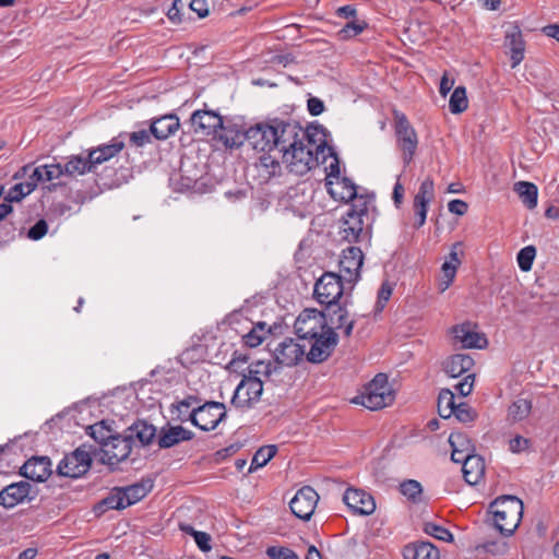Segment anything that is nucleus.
<instances>
[{
    "instance_id": "obj_1",
    "label": "nucleus",
    "mask_w": 559,
    "mask_h": 559,
    "mask_svg": "<svg viewBox=\"0 0 559 559\" xmlns=\"http://www.w3.org/2000/svg\"><path fill=\"white\" fill-rule=\"evenodd\" d=\"M278 384L283 382L282 368L272 361L259 360L251 364L248 373L243 374L236 386L231 404L236 408L249 409L260 401L264 383Z\"/></svg>"
},
{
    "instance_id": "obj_2",
    "label": "nucleus",
    "mask_w": 559,
    "mask_h": 559,
    "mask_svg": "<svg viewBox=\"0 0 559 559\" xmlns=\"http://www.w3.org/2000/svg\"><path fill=\"white\" fill-rule=\"evenodd\" d=\"M313 135L299 126V131L293 132V140L280 147L278 155L290 173L302 176L318 165V154H324L325 142H313Z\"/></svg>"
},
{
    "instance_id": "obj_3",
    "label": "nucleus",
    "mask_w": 559,
    "mask_h": 559,
    "mask_svg": "<svg viewBox=\"0 0 559 559\" xmlns=\"http://www.w3.org/2000/svg\"><path fill=\"white\" fill-rule=\"evenodd\" d=\"M295 130L299 131V124L294 121L260 122L247 129V143L255 151L278 153L285 142L293 140Z\"/></svg>"
},
{
    "instance_id": "obj_4",
    "label": "nucleus",
    "mask_w": 559,
    "mask_h": 559,
    "mask_svg": "<svg viewBox=\"0 0 559 559\" xmlns=\"http://www.w3.org/2000/svg\"><path fill=\"white\" fill-rule=\"evenodd\" d=\"M371 199L357 198L341 219L340 236L347 242L368 241L371 236L370 210Z\"/></svg>"
},
{
    "instance_id": "obj_5",
    "label": "nucleus",
    "mask_w": 559,
    "mask_h": 559,
    "mask_svg": "<svg viewBox=\"0 0 559 559\" xmlns=\"http://www.w3.org/2000/svg\"><path fill=\"white\" fill-rule=\"evenodd\" d=\"M523 502L515 496H502L490 504L495 527L504 536H511L523 516Z\"/></svg>"
},
{
    "instance_id": "obj_6",
    "label": "nucleus",
    "mask_w": 559,
    "mask_h": 559,
    "mask_svg": "<svg viewBox=\"0 0 559 559\" xmlns=\"http://www.w3.org/2000/svg\"><path fill=\"white\" fill-rule=\"evenodd\" d=\"M394 400L395 391L389 383L388 376L378 373L364 385L360 393L352 402L370 411H379L393 404Z\"/></svg>"
},
{
    "instance_id": "obj_7",
    "label": "nucleus",
    "mask_w": 559,
    "mask_h": 559,
    "mask_svg": "<svg viewBox=\"0 0 559 559\" xmlns=\"http://www.w3.org/2000/svg\"><path fill=\"white\" fill-rule=\"evenodd\" d=\"M152 488L153 483L150 479L126 487H116L102 500L100 507L110 510L126 509L146 497Z\"/></svg>"
},
{
    "instance_id": "obj_8",
    "label": "nucleus",
    "mask_w": 559,
    "mask_h": 559,
    "mask_svg": "<svg viewBox=\"0 0 559 559\" xmlns=\"http://www.w3.org/2000/svg\"><path fill=\"white\" fill-rule=\"evenodd\" d=\"M347 288H349L348 284L341 276L333 272H325L317 281L313 295L318 302L330 306L338 304Z\"/></svg>"
},
{
    "instance_id": "obj_9",
    "label": "nucleus",
    "mask_w": 559,
    "mask_h": 559,
    "mask_svg": "<svg viewBox=\"0 0 559 559\" xmlns=\"http://www.w3.org/2000/svg\"><path fill=\"white\" fill-rule=\"evenodd\" d=\"M296 335L307 341L328 329L325 314L317 309H305L297 317L294 324Z\"/></svg>"
},
{
    "instance_id": "obj_10",
    "label": "nucleus",
    "mask_w": 559,
    "mask_h": 559,
    "mask_svg": "<svg viewBox=\"0 0 559 559\" xmlns=\"http://www.w3.org/2000/svg\"><path fill=\"white\" fill-rule=\"evenodd\" d=\"M192 425L203 431L214 430L226 417L225 404L221 402H205L192 409Z\"/></svg>"
},
{
    "instance_id": "obj_11",
    "label": "nucleus",
    "mask_w": 559,
    "mask_h": 559,
    "mask_svg": "<svg viewBox=\"0 0 559 559\" xmlns=\"http://www.w3.org/2000/svg\"><path fill=\"white\" fill-rule=\"evenodd\" d=\"M92 457L90 452L80 447L70 454L64 455L57 466L60 476L79 478L84 475L91 467Z\"/></svg>"
},
{
    "instance_id": "obj_12",
    "label": "nucleus",
    "mask_w": 559,
    "mask_h": 559,
    "mask_svg": "<svg viewBox=\"0 0 559 559\" xmlns=\"http://www.w3.org/2000/svg\"><path fill=\"white\" fill-rule=\"evenodd\" d=\"M364 263V253L358 247H348L343 250L340 259V273L349 289L360 280V270Z\"/></svg>"
},
{
    "instance_id": "obj_13",
    "label": "nucleus",
    "mask_w": 559,
    "mask_h": 559,
    "mask_svg": "<svg viewBox=\"0 0 559 559\" xmlns=\"http://www.w3.org/2000/svg\"><path fill=\"white\" fill-rule=\"evenodd\" d=\"M132 442L130 437L111 436L100 447V459L109 466H116L124 461L131 453Z\"/></svg>"
},
{
    "instance_id": "obj_14",
    "label": "nucleus",
    "mask_w": 559,
    "mask_h": 559,
    "mask_svg": "<svg viewBox=\"0 0 559 559\" xmlns=\"http://www.w3.org/2000/svg\"><path fill=\"white\" fill-rule=\"evenodd\" d=\"M395 133L397 147L402 151L403 162L407 166L411 164L416 153L418 138L416 131L404 115L397 117Z\"/></svg>"
},
{
    "instance_id": "obj_15",
    "label": "nucleus",
    "mask_w": 559,
    "mask_h": 559,
    "mask_svg": "<svg viewBox=\"0 0 559 559\" xmlns=\"http://www.w3.org/2000/svg\"><path fill=\"white\" fill-rule=\"evenodd\" d=\"M337 334L332 329L307 340L310 345L307 359L314 364L326 360L337 345Z\"/></svg>"
},
{
    "instance_id": "obj_16",
    "label": "nucleus",
    "mask_w": 559,
    "mask_h": 559,
    "mask_svg": "<svg viewBox=\"0 0 559 559\" xmlns=\"http://www.w3.org/2000/svg\"><path fill=\"white\" fill-rule=\"evenodd\" d=\"M23 178L27 180L14 183L5 194L4 201L20 202L35 190V163L24 165L13 175L14 180Z\"/></svg>"
},
{
    "instance_id": "obj_17",
    "label": "nucleus",
    "mask_w": 559,
    "mask_h": 559,
    "mask_svg": "<svg viewBox=\"0 0 559 559\" xmlns=\"http://www.w3.org/2000/svg\"><path fill=\"white\" fill-rule=\"evenodd\" d=\"M319 501L318 492L310 486L300 488L289 502L293 514L302 520L309 521Z\"/></svg>"
},
{
    "instance_id": "obj_18",
    "label": "nucleus",
    "mask_w": 559,
    "mask_h": 559,
    "mask_svg": "<svg viewBox=\"0 0 559 559\" xmlns=\"http://www.w3.org/2000/svg\"><path fill=\"white\" fill-rule=\"evenodd\" d=\"M274 361L283 369L284 366L292 367L297 365L305 356V345H300L296 340L287 337L280 342L274 348Z\"/></svg>"
},
{
    "instance_id": "obj_19",
    "label": "nucleus",
    "mask_w": 559,
    "mask_h": 559,
    "mask_svg": "<svg viewBox=\"0 0 559 559\" xmlns=\"http://www.w3.org/2000/svg\"><path fill=\"white\" fill-rule=\"evenodd\" d=\"M190 120L195 133L207 136L217 135L224 122L223 117L218 112L207 109L195 110L191 115Z\"/></svg>"
},
{
    "instance_id": "obj_20",
    "label": "nucleus",
    "mask_w": 559,
    "mask_h": 559,
    "mask_svg": "<svg viewBox=\"0 0 559 559\" xmlns=\"http://www.w3.org/2000/svg\"><path fill=\"white\" fill-rule=\"evenodd\" d=\"M477 325L466 321L454 325L451 330L454 340L463 348H483L487 345V338L484 334L477 332Z\"/></svg>"
},
{
    "instance_id": "obj_21",
    "label": "nucleus",
    "mask_w": 559,
    "mask_h": 559,
    "mask_svg": "<svg viewBox=\"0 0 559 559\" xmlns=\"http://www.w3.org/2000/svg\"><path fill=\"white\" fill-rule=\"evenodd\" d=\"M343 501L355 514L370 515L376 510L373 497L361 489L347 488Z\"/></svg>"
},
{
    "instance_id": "obj_22",
    "label": "nucleus",
    "mask_w": 559,
    "mask_h": 559,
    "mask_svg": "<svg viewBox=\"0 0 559 559\" xmlns=\"http://www.w3.org/2000/svg\"><path fill=\"white\" fill-rule=\"evenodd\" d=\"M460 254H463L462 242L457 241L452 245L449 255L441 265V277L439 281V289L445 292L453 283L457 269L462 264Z\"/></svg>"
},
{
    "instance_id": "obj_23",
    "label": "nucleus",
    "mask_w": 559,
    "mask_h": 559,
    "mask_svg": "<svg viewBox=\"0 0 559 559\" xmlns=\"http://www.w3.org/2000/svg\"><path fill=\"white\" fill-rule=\"evenodd\" d=\"M325 314L328 329L335 330H344L345 336H350L354 328V320L348 318V311L345 306H341L340 304H334L326 306Z\"/></svg>"
},
{
    "instance_id": "obj_24",
    "label": "nucleus",
    "mask_w": 559,
    "mask_h": 559,
    "mask_svg": "<svg viewBox=\"0 0 559 559\" xmlns=\"http://www.w3.org/2000/svg\"><path fill=\"white\" fill-rule=\"evenodd\" d=\"M329 194L335 200L341 202L356 203L358 195L357 186L347 177H341L333 181L325 182Z\"/></svg>"
},
{
    "instance_id": "obj_25",
    "label": "nucleus",
    "mask_w": 559,
    "mask_h": 559,
    "mask_svg": "<svg viewBox=\"0 0 559 559\" xmlns=\"http://www.w3.org/2000/svg\"><path fill=\"white\" fill-rule=\"evenodd\" d=\"M124 136L126 134L121 133L112 138L109 143L102 144L95 148L90 150V158L92 159L94 167L118 155L126 145Z\"/></svg>"
},
{
    "instance_id": "obj_26",
    "label": "nucleus",
    "mask_w": 559,
    "mask_h": 559,
    "mask_svg": "<svg viewBox=\"0 0 559 559\" xmlns=\"http://www.w3.org/2000/svg\"><path fill=\"white\" fill-rule=\"evenodd\" d=\"M506 45L510 49L511 67L514 69L523 61L525 52V41L519 26L507 32Z\"/></svg>"
},
{
    "instance_id": "obj_27",
    "label": "nucleus",
    "mask_w": 559,
    "mask_h": 559,
    "mask_svg": "<svg viewBox=\"0 0 559 559\" xmlns=\"http://www.w3.org/2000/svg\"><path fill=\"white\" fill-rule=\"evenodd\" d=\"M31 485L27 481L14 483L0 491V506L4 508H13L22 502L29 492Z\"/></svg>"
},
{
    "instance_id": "obj_28",
    "label": "nucleus",
    "mask_w": 559,
    "mask_h": 559,
    "mask_svg": "<svg viewBox=\"0 0 559 559\" xmlns=\"http://www.w3.org/2000/svg\"><path fill=\"white\" fill-rule=\"evenodd\" d=\"M193 437L194 433L182 426H170L162 429L158 437V445L162 449H168L182 441H189Z\"/></svg>"
},
{
    "instance_id": "obj_29",
    "label": "nucleus",
    "mask_w": 559,
    "mask_h": 559,
    "mask_svg": "<svg viewBox=\"0 0 559 559\" xmlns=\"http://www.w3.org/2000/svg\"><path fill=\"white\" fill-rule=\"evenodd\" d=\"M463 477L468 485L478 484L485 474L484 459L477 454L472 453L467 455L462 465Z\"/></svg>"
},
{
    "instance_id": "obj_30",
    "label": "nucleus",
    "mask_w": 559,
    "mask_h": 559,
    "mask_svg": "<svg viewBox=\"0 0 559 559\" xmlns=\"http://www.w3.org/2000/svg\"><path fill=\"white\" fill-rule=\"evenodd\" d=\"M404 559H439V549L430 542H415L403 549Z\"/></svg>"
},
{
    "instance_id": "obj_31",
    "label": "nucleus",
    "mask_w": 559,
    "mask_h": 559,
    "mask_svg": "<svg viewBox=\"0 0 559 559\" xmlns=\"http://www.w3.org/2000/svg\"><path fill=\"white\" fill-rule=\"evenodd\" d=\"M180 123L175 115H165L152 121L150 131L157 140H166L175 134Z\"/></svg>"
},
{
    "instance_id": "obj_32",
    "label": "nucleus",
    "mask_w": 559,
    "mask_h": 559,
    "mask_svg": "<svg viewBox=\"0 0 559 559\" xmlns=\"http://www.w3.org/2000/svg\"><path fill=\"white\" fill-rule=\"evenodd\" d=\"M533 401L530 397L519 396L516 397L507 409V421L510 424H518L526 418L532 413Z\"/></svg>"
},
{
    "instance_id": "obj_33",
    "label": "nucleus",
    "mask_w": 559,
    "mask_h": 559,
    "mask_svg": "<svg viewBox=\"0 0 559 559\" xmlns=\"http://www.w3.org/2000/svg\"><path fill=\"white\" fill-rule=\"evenodd\" d=\"M218 132V138L226 147H239L247 142V129L241 130L236 123H223Z\"/></svg>"
},
{
    "instance_id": "obj_34",
    "label": "nucleus",
    "mask_w": 559,
    "mask_h": 559,
    "mask_svg": "<svg viewBox=\"0 0 559 559\" xmlns=\"http://www.w3.org/2000/svg\"><path fill=\"white\" fill-rule=\"evenodd\" d=\"M474 365L471 356L464 354H456L451 356L444 362V371L451 378H457L465 372H468Z\"/></svg>"
},
{
    "instance_id": "obj_35",
    "label": "nucleus",
    "mask_w": 559,
    "mask_h": 559,
    "mask_svg": "<svg viewBox=\"0 0 559 559\" xmlns=\"http://www.w3.org/2000/svg\"><path fill=\"white\" fill-rule=\"evenodd\" d=\"M199 405V400L197 396L189 395L183 400L177 402L171 405V415L179 421H188L192 423V409L197 408Z\"/></svg>"
},
{
    "instance_id": "obj_36",
    "label": "nucleus",
    "mask_w": 559,
    "mask_h": 559,
    "mask_svg": "<svg viewBox=\"0 0 559 559\" xmlns=\"http://www.w3.org/2000/svg\"><path fill=\"white\" fill-rule=\"evenodd\" d=\"M514 191L527 209L532 210L537 206L538 189L534 183L519 181L514 185Z\"/></svg>"
},
{
    "instance_id": "obj_37",
    "label": "nucleus",
    "mask_w": 559,
    "mask_h": 559,
    "mask_svg": "<svg viewBox=\"0 0 559 559\" xmlns=\"http://www.w3.org/2000/svg\"><path fill=\"white\" fill-rule=\"evenodd\" d=\"M94 165L90 158V153L86 156H72L64 165V171L70 176L84 175L92 171Z\"/></svg>"
},
{
    "instance_id": "obj_38",
    "label": "nucleus",
    "mask_w": 559,
    "mask_h": 559,
    "mask_svg": "<svg viewBox=\"0 0 559 559\" xmlns=\"http://www.w3.org/2000/svg\"><path fill=\"white\" fill-rule=\"evenodd\" d=\"M130 431L131 433L128 437H130L131 440L135 438L142 445L151 443L156 433L155 427L146 421L135 423L130 428Z\"/></svg>"
},
{
    "instance_id": "obj_39",
    "label": "nucleus",
    "mask_w": 559,
    "mask_h": 559,
    "mask_svg": "<svg viewBox=\"0 0 559 559\" xmlns=\"http://www.w3.org/2000/svg\"><path fill=\"white\" fill-rule=\"evenodd\" d=\"M400 492L412 503H420L423 501V486L418 480L406 479L399 486Z\"/></svg>"
},
{
    "instance_id": "obj_40",
    "label": "nucleus",
    "mask_w": 559,
    "mask_h": 559,
    "mask_svg": "<svg viewBox=\"0 0 559 559\" xmlns=\"http://www.w3.org/2000/svg\"><path fill=\"white\" fill-rule=\"evenodd\" d=\"M263 153L264 154L259 158L257 167L266 178H270L280 170L278 157H281V155H278L277 152Z\"/></svg>"
},
{
    "instance_id": "obj_41",
    "label": "nucleus",
    "mask_w": 559,
    "mask_h": 559,
    "mask_svg": "<svg viewBox=\"0 0 559 559\" xmlns=\"http://www.w3.org/2000/svg\"><path fill=\"white\" fill-rule=\"evenodd\" d=\"M455 396L454 393L449 389H442L438 396V413L439 415L448 419L453 413H455Z\"/></svg>"
},
{
    "instance_id": "obj_42",
    "label": "nucleus",
    "mask_w": 559,
    "mask_h": 559,
    "mask_svg": "<svg viewBox=\"0 0 559 559\" xmlns=\"http://www.w3.org/2000/svg\"><path fill=\"white\" fill-rule=\"evenodd\" d=\"M276 445H264L261 447L253 455L249 467V473L265 466L276 454Z\"/></svg>"
},
{
    "instance_id": "obj_43",
    "label": "nucleus",
    "mask_w": 559,
    "mask_h": 559,
    "mask_svg": "<svg viewBox=\"0 0 559 559\" xmlns=\"http://www.w3.org/2000/svg\"><path fill=\"white\" fill-rule=\"evenodd\" d=\"M269 333L270 329L266 328V323L258 322L247 334L242 336V340L245 345L249 347H257L262 344Z\"/></svg>"
},
{
    "instance_id": "obj_44",
    "label": "nucleus",
    "mask_w": 559,
    "mask_h": 559,
    "mask_svg": "<svg viewBox=\"0 0 559 559\" xmlns=\"http://www.w3.org/2000/svg\"><path fill=\"white\" fill-rule=\"evenodd\" d=\"M179 528L181 532L191 535L194 538V542L201 551L209 552L212 549V538L206 532L197 531L190 524H180Z\"/></svg>"
},
{
    "instance_id": "obj_45",
    "label": "nucleus",
    "mask_w": 559,
    "mask_h": 559,
    "mask_svg": "<svg viewBox=\"0 0 559 559\" xmlns=\"http://www.w3.org/2000/svg\"><path fill=\"white\" fill-rule=\"evenodd\" d=\"M368 27V23L364 20H353L347 22L338 32L337 36L342 40L352 39L361 34Z\"/></svg>"
},
{
    "instance_id": "obj_46",
    "label": "nucleus",
    "mask_w": 559,
    "mask_h": 559,
    "mask_svg": "<svg viewBox=\"0 0 559 559\" xmlns=\"http://www.w3.org/2000/svg\"><path fill=\"white\" fill-rule=\"evenodd\" d=\"M468 107V100L466 96V88L464 86H457L454 88L450 100L449 108L452 114H461Z\"/></svg>"
},
{
    "instance_id": "obj_47",
    "label": "nucleus",
    "mask_w": 559,
    "mask_h": 559,
    "mask_svg": "<svg viewBox=\"0 0 559 559\" xmlns=\"http://www.w3.org/2000/svg\"><path fill=\"white\" fill-rule=\"evenodd\" d=\"M66 173L64 166L59 164H46L37 166V181H50L60 178Z\"/></svg>"
},
{
    "instance_id": "obj_48",
    "label": "nucleus",
    "mask_w": 559,
    "mask_h": 559,
    "mask_svg": "<svg viewBox=\"0 0 559 559\" xmlns=\"http://www.w3.org/2000/svg\"><path fill=\"white\" fill-rule=\"evenodd\" d=\"M423 531L436 539L451 543L453 540V534L445 527L436 524L433 522H425L423 524Z\"/></svg>"
},
{
    "instance_id": "obj_49",
    "label": "nucleus",
    "mask_w": 559,
    "mask_h": 559,
    "mask_svg": "<svg viewBox=\"0 0 559 559\" xmlns=\"http://www.w3.org/2000/svg\"><path fill=\"white\" fill-rule=\"evenodd\" d=\"M535 255L536 249L534 246H526L522 248L516 257L520 270L523 272L530 271L532 269Z\"/></svg>"
},
{
    "instance_id": "obj_50",
    "label": "nucleus",
    "mask_w": 559,
    "mask_h": 559,
    "mask_svg": "<svg viewBox=\"0 0 559 559\" xmlns=\"http://www.w3.org/2000/svg\"><path fill=\"white\" fill-rule=\"evenodd\" d=\"M435 194V183L431 178H426L419 187L418 192L416 193L414 201H423L429 203Z\"/></svg>"
},
{
    "instance_id": "obj_51",
    "label": "nucleus",
    "mask_w": 559,
    "mask_h": 559,
    "mask_svg": "<svg viewBox=\"0 0 559 559\" xmlns=\"http://www.w3.org/2000/svg\"><path fill=\"white\" fill-rule=\"evenodd\" d=\"M325 151H328L330 156L332 157L330 165L325 168L326 169L325 182H326V181L336 180L343 176L341 175L340 160H338L336 154L333 152L332 147L325 145Z\"/></svg>"
},
{
    "instance_id": "obj_52",
    "label": "nucleus",
    "mask_w": 559,
    "mask_h": 559,
    "mask_svg": "<svg viewBox=\"0 0 559 559\" xmlns=\"http://www.w3.org/2000/svg\"><path fill=\"white\" fill-rule=\"evenodd\" d=\"M88 435L95 441H97L100 444V447L112 436L111 431L107 427H105L103 423L90 426Z\"/></svg>"
},
{
    "instance_id": "obj_53",
    "label": "nucleus",
    "mask_w": 559,
    "mask_h": 559,
    "mask_svg": "<svg viewBox=\"0 0 559 559\" xmlns=\"http://www.w3.org/2000/svg\"><path fill=\"white\" fill-rule=\"evenodd\" d=\"M449 443L452 449H466L474 451L471 440L462 432H452L449 437Z\"/></svg>"
},
{
    "instance_id": "obj_54",
    "label": "nucleus",
    "mask_w": 559,
    "mask_h": 559,
    "mask_svg": "<svg viewBox=\"0 0 559 559\" xmlns=\"http://www.w3.org/2000/svg\"><path fill=\"white\" fill-rule=\"evenodd\" d=\"M266 555L271 559H299L294 550L285 547L271 546L266 549Z\"/></svg>"
},
{
    "instance_id": "obj_55",
    "label": "nucleus",
    "mask_w": 559,
    "mask_h": 559,
    "mask_svg": "<svg viewBox=\"0 0 559 559\" xmlns=\"http://www.w3.org/2000/svg\"><path fill=\"white\" fill-rule=\"evenodd\" d=\"M392 292H393V286L391 283H389L388 281L386 282H383L379 292H378V300H377V309L379 311L383 310V308L385 307V304L389 301V299L391 298V295H392Z\"/></svg>"
},
{
    "instance_id": "obj_56",
    "label": "nucleus",
    "mask_w": 559,
    "mask_h": 559,
    "mask_svg": "<svg viewBox=\"0 0 559 559\" xmlns=\"http://www.w3.org/2000/svg\"><path fill=\"white\" fill-rule=\"evenodd\" d=\"M530 447L531 440L520 435L515 436L509 441V450L515 454L526 451Z\"/></svg>"
},
{
    "instance_id": "obj_57",
    "label": "nucleus",
    "mask_w": 559,
    "mask_h": 559,
    "mask_svg": "<svg viewBox=\"0 0 559 559\" xmlns=\"http://www.w3.org/2000/svg\"><path fill=\"white\" fill-rule=\"evenodd\" d=\"M453 415L461 423H471L474 420V413L466 403H460L456 405L455 413H453Z\"/></svg>"
},
{
    "instance_id": "obj_58",
    "label": "nucleus",
    "mask_w": 559,
    "mask_h": 559,
    "mask_svg": "<svg viewBox=\"0 0 559 559\" xmlns=\"http://www.w3.org/2000/svg\"><path fill=\"white\" fill-rule=\"evenodd\" d=\"M428 204L427 202L423 201H414V210H415V216H416V227H421L427 218V212H428Z\"/></svg>"
},
{
    "instance_id": "obj_59",
    "label": "nucleus",
    "mask_w": 559,
    "mask_h": 559,
    "mask_svg": "<svg viewBox=\"0 0 559 559\" xmlns=\"http://www.w3.org/2000/svg\"><path fill=\"white\" fill-rule=\"evenodd\" d=\"M37 467L43 468V473H37V483L45 481L52 473L51 462L47 456H37Z\"/></svg>"
},
{
    "instance_id": "obj_60",
    "label": "nucleus",
    "mask_w": 559,
    "mask_h": 559,
    "mask_svg": "<svg viewBox=\"0 0 559 559\" xmlns=\"http://www.w3.org/2000/svg\"><path fill=\"white\" fill-rule=\"evenodd\" d=\"M151 131L140 130L130 133L129 139L133 145L141 147L151 142Z\"/></svg>"
},
{
    "instance_id": "obj_61",
    "label": "nucleus",
    "mask_w": 559,
    "mask_h": 559,
    "mask_svg": "<svg viewBox=\"0 0 559 559\" xmlns=\"http://www.w3.org/2000/svg\"><path fill=\"white\" fill-rule=\"evenodd\" d=\"M185 3L181 0H174L171 7L167 11V17L174 24H178L181 22V10L183 9Z\"/></svg>"
},
{
    "instance_id": "obj_62",
    "label": "nucleus",
    "mask_w": 559,
    "mask_h": 559,
    "mask_svg": "<svg viewBox=\"0 0 559 559\" xmlns=\"http://www.w3.org/2000/svg\"><path fill=\"white\" fill-rule=\"evenodd\" d=\"M475 376L469 373L455 385V390L462 396H467L473 391Z\"/></svg>"
},
{
    "instance_id": "obj_63",
    "label": "nucleus",
    "mask_w": 559,
    "mask_h": 559,
    "mask_svg": "<svg viewBox=\"0 0 559 559\" xmlns=\"http://www.w3.org/2000/svg\"><path fill=\"white\" fill-rule=\"evenodd\" d=\"M467 203L460 199L452 200L448 203L449 212L460 216L464 215L467 212Z\"/></svg>"
},
{
    "instance_id": "obj_64",
    "label": "nucleus",
    "mask_w": 559,
    "mask_h": 559,
    "mask_svg": "<svg viewBox=\"0 0 559 559\" xmlns=\"http://www.w3.org/2000/svg\"><path fill=\"white\" fill-rule=\"evenodd\" d=\"M307 107L311 116H319L324 111V104L318 97H310L307 102Z\"/></svg>"
}]
</instances>
